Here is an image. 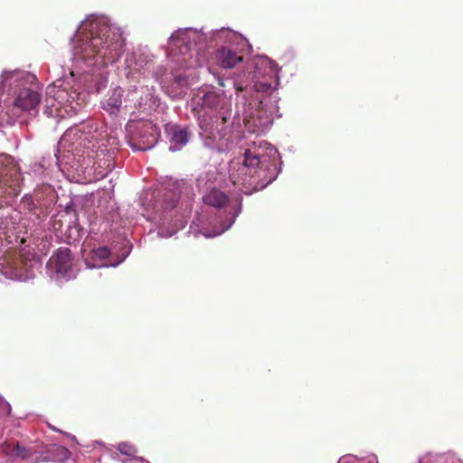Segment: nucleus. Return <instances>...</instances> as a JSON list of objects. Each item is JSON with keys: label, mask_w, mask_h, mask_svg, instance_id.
I'll return each mask as SVG.
<instances>
[{"label": "nucleus", "mask_w": 463, "mask_h": 463, "mask_svg": "<svg viewBox=\"0 0 463 463\" xmlns=\"http://www.w3.org/2000/svg\"><path fill=\"white\" fill-rule=\"evenodd\" d=\"M127 129L133 133L129 145L134 151L149 150L158 142L160 136L158 128L150 120L128 123Z\"/></svg>", "instance_id": "8"}, {"label": "nucleus", "mask_w": 463, "mask_h": 463, "mask_svg": "<svg viewBox=\"0 0 463 463\" xmlns=\"http://www.w3.org/2000/svg\"><path fill=\"white\" fill-rule=\"evenodd\" d=\"M19 208L20 211L24 212L25 214H30V220L32 222L37 221L40 217L41 211L31 194L23 196Z\"/></svg>", "instance_id": "19"}, {"label": "nucleus", "mask_w": 463, "mask_h": 463, "mask_svg": "<svg viewBox=\"0 0 463 463\" xmlns=\"http://www.w3.org/2000/svg\"><path fill=\"white\" fill-rule=\"evenodd\" d=\"M152 61L146 47H138L133 51L127 52L124 57V71L128 78L135 73H139Z\"/></svg>", "instance_id": "13"}, {"label": "nucleus", "mask_w": 463, "mask_h": 463, "mask_svg": "<svg viewBox=\"0 0 463 463\" xmlns=\"http://www.w3.org/2000/svg\"><path fill=\"white\" fill-rule=\"evenodd\" d=\"M130 248L131 247L128 248V250L126 251L124 256L121 259H119L117 262L109 263V264L103 262L110 254V250H109V248L108 247H99L98 249H95L91 252V261L89 260L88 259L85 260L86 266L89 269H96V268H103V267H117L121 262H123L124 260L127 258V256L129 254Z\"/></svg>", "instance_id": "15"}, {"label": "nucleus", "mask_w": 463, "mask_h": 463, "mask_svg": "<svg viewBox=\"0 0 463 463\" xmlns=\"http://www.w3.org/2000/svg\"><path fill=\"white\" fill-rule=\"evenodd\" d=\"M216 59L218 63L224 69H232L242 61V58L236 52L226 47L217 51Z\"/></svg>", "instance_id": "18"}, {"label": "nucleus", "mask_w": 463, "mask_h": 463, "mask_svg": "<svg viewBox=\"0 0 463 463\" xmlns=\"http://www.w3.org/2000/svg\"><path fill=\"white\" fill-rule=\"evenodd\" d=\"M10 411V404L0 395V417L9 415Z\"/></svg>", "instance_id": "26"}, {"label": "nucleus", "mask_w": 463, "mask_h": 463, "mask_svg": "<svg viewBox=\"0 0 463 463\" xmlns=\"http://www.w3.org/2000/svg\"><path fill=\"white\" fill-rule=\"evenodd\" d=\"M165 133L169 141V150H181L189 141L190 134L187 128L176 124L165 125Z\"/></svg>", "instance_id": "14"}, {"label": "nucleus", "mask_w": 463, "mask_h": 463, "mask_svg": "<svg viewBox=\"0 0 463 463\" xmlns=\"http://www.w3.org/2000/svg\"><path fill=\"white\" fill-rule=\"evenodd\" d=\"M213 39L229 43H239V41H245V39L241 34H238L236 32L226 28H221L213 31Z\"/></svg>", "instance_id": "21"}, {"label": "nucleus", "mask_w": 463, "mask_h": 463, "mask_svg": "<svg viewBox=\"0 0 463 463\" xmlns=\"http://www.w3.org/2000/svg\"><path fill=\"white\" fill-rule=\"evenodd\" d=\"M55 156L57 157V160L60 161L61 160L60 156L58 154H56Z\"/></svg>", "instance_id": "29"}, {"label": "nucleus", "mask_w": 463, "mask_h": 463, "mask_svg": "<svg viewBox=\"0 0 463 463\" xmlns=\"http://www.w3.org/2000/svg\"><path fill=\"white\" fill-rule=\"evenodd\" d=\"M124 44L118 27L112 25L106 16L90 15L78 27L72 40L71 75L80 76L99 69V79L94 87H89V91H101L109 81L104 68L118 60Z\"/></svg>", "instance_id": "2"}, {"label": "nucleus", "mask_w": 463, "mask_h": 463, "mask_svg": "<svg viewBox=\"0 0 463 463\" xmlns=\"http://www.w3.org/2000/svg\"><path fill=\"white\" fill-rule=\"evenodd\" d=\"M46 269L50 277L57 281L75 279L78 272L68 248L58 249L48 260Z\"/></svg>", "instance_id": "9"}, {"label": "nucleus", "mask_w": 463, "mask_h": 463, "mask_svg": "<svg viewBox=\"0 0 463 463\" xmlns=\"http://www.w3.org/2000/svg\"><path fill=\"white\" fill-rule=\"evenodd\" d=\"M206 36L192 27L176 30L168 40L171 59L180 70H191L202 66L201 52L205 46Z\"/></svg>", "instance_id": "4"}, {"label": "nucleus", "mask_w": 463, "mask_h": 463, "mask_svg": "<svg viewBox=\"0 0 463 463\" xmlns=\"http://www.w3.org/2000/svg\"><path fill=\"white\" fill-rule=\"evenodd\" d=\"M184 222H182L178 226H175L173 228H171V230H168V231H165L163 228L159 229V231L157 232V234L158 236L160 237H164V238H167V237H171L173 236L174 234L176 233V232L184 227Z\"/></svg>", "instance_id": "25"}, {"label": "nucleus", "mask_w": 463, "mask_h": 463, "mask_svg": "<svg viewBox=\"0 0 463 463\" xmlns=\"http://www.w3.org/2000/svg\"><path fill=\"white\" fill-rule=\"evenodd\" d=\"M155 202L151 204L152 214L147 213L146 219L150 221L164 222L165 214L176 206V203L180 197L179 185L175 183L165 187L164 191H158L157 194H152Z\"/></svg>", "instance_id": "10"}, {"label": "nucleus", "mask_w": 463, "mask_h": 463, "mask_svg": "<svg viewBox=\"0 0 463 463\" xmlns=\"http://www.w3.org/2000/svg\"><path fill=\"white\" fill-rule=\"evenodd\" d=\"M2 158L0 157V163ZM21 174L15 165H5L0 169V194L13 199L21 192Z\"/></svg>", "instance_id": "12"}, {"label": "nucleus", "mask_w": 463, "mask_h": 463, "mask_svg": "<svg viewBox=\"0 0 463 463\" xmlns=\"http://www.w3.org/2000/svg\"><path fill=\"white\" fill-rule=\"evenodd\" d=\"M38 264L33 256L24 260L19 256H3L0 258V276L12 280L26 281L34 277L33 267Z\"/></svg>", "instance_id": "7"}, {"label": "nucleus", "mask_w": 463, "mask_h": 463, "mask_svg": "<svg viewBox=\"0 0 463 463\" xmlns=\"http://www.w3.org/2000/svg\"><path fill=\"white\" fill-rule=\"evenodd\" d=\"M448 457L445 454H426L419 459V463H447Z\"/></svg>", "instance_id": "22"}, {"label": "nucleus", "mask_w": 463, "mask_h": 463, "mask_svg": "<svg viewBox=\"0 0 463 463\" xmlns=\"http://www.w3.org/2000/svg\"><path fill=\"white\" fill-rule=\"evenodd\" d=\"M47 456L44 458L46 461H66L71 458V451L59 445H52L47 450Z\"/></svg>", "instance_id": "20"}, {"label": "nucleus", "mask_w": 463, "mask_h": 463, "mask_svg": "<svg viewBox=\"0 0 463 463\" xmlns=\"http://www.w3.org/2000/svg\"><path fill=\"white\" fill-rule=\"evenodd\" d=\"M107 129L94 120H89L80 125L68 128L59 142L58 153L61 147L79 143L88 149L103 152L106 150L105 137H107Z\"/></svg>", "instance_id": "6"}, {"label": "nucleus", "mask_w": 463, "mask_h": 463, "mask_svg": "<svg viewBox=\"0 0 463 463\" xmlns=\"http://www.w3.org/2000/svg\"><path fill=\"white\" fill-rule=\"evenodd\" d=\"M66 435H67L68 437H70L72 440H75V439H76V438H75L74 436L71 435V434L66 433Z\"/></svg>", "instance_id": "28"}, {"label": "nucleus", "mask_w": 463, "mask_h": 463, "mask_svg": "<svg viewBox=\"0 0 463 463\" xmlns=\"http://www.w3.org/2000/svg\"><path fill=\"white\" fill-rule=\"evenodd\" d=\"M203 202L205 205L214 208L217 213L213 221H209L203 212L195 215L190 226L194 236L202 234L205 238H213L222 234L232 226L241 212V203L232 205L228 196L219 189L207 192L203 197Z\"/></svg>", "instance_id": "3"}, {"label": "nucleus", "mask_w": 463, "mask_h": 463, "mask_svg": "<svg viewBox=\"0 0 463 463\" xmlns=\"http://www.w3.org/2000/svg\"><path fill=\"white\" fill-rule=\"evenodd\" d=\"M14 453L15 457L23 458V459L29 458L33 455V452L30 449H28L24 446H22L18 443L16 444V446L14 448Z\"/></svg>", "instance_id": "23"}, {"label": "nucleus", "mask_w": 463, "mask_h": 463, "mask_svg": "<svg viewBox=\"0 0 463 463\" xmlns=\"http://www.w3.org/2000/svg\"><path fill=\"white\" fill-rule=\"evenodd\" d=\"M124 90L121 87H116L111 90L108 96L101 101L102 109L109 115H117L125 103L123 99Z\"/></svg>", "instance_id": "16"}, {"label": "nucleus", "mask_w": 463, "mask_h": 463, "mask_svg": "<svg viewBox=\"0 0 463 463\" xmlns=\"http://www.w3.org/2000/svg\"><path fill=\"white\" fill-rule=\"evenodd\" d=\"M236 90V114L232 118V94L224 90L226 82L219 79L222 89L202 90L197 97L198 126L203 145L211 149L225 152L239 146L242 162L232 161L230 179L245 194L262 190L271 184L280 171L277 148L263 139H241V123L251 133L265 132L273 124L278 112L279 83V68L266 56L252 59L247 64V72L229 80Z\"/></svg>", "instance_id": "1"}, {"label": "nucleus", "mask_w": 463, "mask_h": 463, "mask_svg": "<svg viewBox=\"0 0 463 463\" xmlns=\"http://www.w3.org/2000/svg\"><path fill=\"white\" fill-rule=\"evenodd\" d=\"M86 94L76 89L62 87L61 80L46 89L43 113L49 118H65L75 115L84 105Z\"/></svg>", "instance_id": "5"}, {"label": "nucleus", "mask_w": 463, "mask_h": 463, "mask_svg": "<svg viewBox=\"0 0 463 463\" xmlns=\"http://www.w3.org/2000/svg\"><path fill=\"white\" fill-rule=\"evenodd\" d=\"M108 143H109V145H115V144H116L115 138H112V142L110 141V139H109V140H108Z\"/></svg>", "instance_id": "27"}, {"label": "nucleus", "mask_w": 463, "mask_h": 463, "mask_svg": "<svg viewBox=\"0 0 463 463\" xmlns=\"http://www.w3.org/2000/svg\"><path fill=\"white\" fill-rule=\"evenodd\" d=\"M174 81L171 86L167 87L168 95L172 99H181L185 93L189 86V78L192 75L184 73L173 72Z\"/></svg>", "instance_id": "17"}, {"label": "nucleus", "mask_w": 463, "mask_h": 463, "mask_svg": "<svg viewBox=\"0 0 463 463\" xmlns=\"http://www.w3.org/2000/svg\"><path fill=\"white\" fill-rule=\"evenodd\" d=\"M118 449L122 455H126L128 457H133L137 453V449L134 446L127 442L119 443Z\"/></svg>", "instance_id": "24"}, {"label": "nucleus", "mask_w": 463, "mask_h": 463, "mask_svg": "<svg viewBox=\"0 0 463 463\" xmlns=\"http://www.w3.org/2000/svg\"><path fill=\"white\" fill-rule=\"evenodd\" d=\"M154 87L136 85L128 89L127 97L125 99V107H134L142 111H149L155 109L158 106V99L155 95Z\"/></svg>", "instance_id": "11"}]
</instances>
